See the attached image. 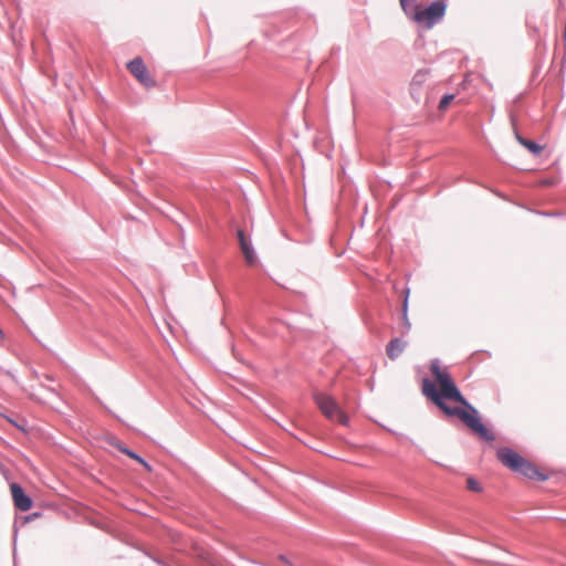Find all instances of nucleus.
<instances>
[{
  "instance_id": "13",
  "label": "nucleus",
  "mask_w": 566,
  "mask_h": 566,
  "mask_svg": "<svg viewBox=\"0 0 566 566\" xmlns=\"http://www.w3.org/2000/svg\"><path fill=\"white\" fill-rule=\"evenodd\" d=\"M402 11L406 15L415 20L417 11H421V7L416 3V0H399Z\"/></svg>"
},
{
  "instance_id": "18",
  "label": "nucleus",
  "mask_w": 566,
  "mask_h": 566,
  "mask_svg": "<svg viewBox=\"0 0 566 566\" xmlns=\"http://www.w3.org/2000/svg\"><path fill=\"white\" fill-rule=\"evenodd\" d=\"M279 558H280V560L284 562L285 564H287L290 566L294 565V563L291 559H289L285 555H280Z\"/></svg>"
},
{
  "instance_id": "16",
  "label": "nucleus",
  "mask_w": 566,
  "mask_h": 566,
  "mask_svg": "<svg viewBox=\"0 0 566 566\" xmlns=\"http://www.w3.org/2000/svg\"><path fill=\"white\" fill-rule=\"evenodd\" d=\"M430 370L434 378L444 371L441 369L440 360L438 358L431 360Z\"/></svg>"
},
{
  "instance_id": "20",
  "label": "nucleus",
  "mask_w": 566,
  "mask_h": 566,
  "mask_svg": "<svg viewBox=\"0 0 566 566\" xmlns=\"http://www.w3.org/2000/svg\"><path fill=\"white\" fill-rule=\"evenodd\" d=\"M98 402H99V403H101V405L106 409V411H107V412H109V413H112V415H113V412L111 411V409H108L106 406H104L99 400H98Z\"/></svg>"
},
{
  "instance_id": "8",
  "label": "nucleus",
  "mask_w": 566,
  "mask_h": 566,
  "mask_svg": "<svg viewBox=\"0 0 566 566\" xmlns=\"http://www.w3.org/2000/svg\"><path fill=\"white\" fill-rule=\"evenodd\" d=\"M408 343L400 338L395 337L386 345V355L390 360L397 359L407 348Z\"/></svg>"
},
{
  "instance_id": "19",
  "label": "nucleus",
  "mask_w": 566,
  "mask_h": 566,
  "mask_svg": "<svg viewBox=\"0 0 566 566\" xmlns=\"http://www.w3.org/2000/svg\"><path fill=\"white\" fill-rule=\"evenodd\" d=\"M154 560H155L157 564H160V565L166 566V564H165L163 560H160V559L154 558Z\"/></svg>"
},
{
  "instance_id": "15",
  "label": "nucleus",
  "mask_w": 566,
  "mask_h": 566,
  "mask_svg": "<svg viewBox=\"0 0 566 566\" xmlns=\"http://www.w3.org/2000/svg\"><path fill=\"white\" fill-rule=\"evenodd\" d=\"M454 97H455V95L451 94V93L443 95L439 102L438 108L440 111H444L450 105V103L454 99Z\"/></svg>"
},
{
  "instance_id": "9",
  "label": "nucleus",
  "mask_w": 566,
  "mask_h": 566,
  "mask_svg": "<svg viewBox=\"0 0 566 566\" xmlns=\"http://www.w3.org/2000/svg\"><path fill=\"white\" fill-rule=\"evenodd\" d=\"M237 235H238V240L240 243V248L244 254L247 262L253 263L255 260V252H254L251 240L245 237L244 231L241 229L238 230Z\"/></svg>"
},
{
  "instance_id": "5",
  "label": "nucleus",
  "mask_w": 566,
  "mask_h": 566,
  "mask_svg": "<svg viewBox=\"0 0 566 566\" xmlns=\"http://www.w3.org/2000/svg\"><path fill=\"white\" fill-rule=\"evenodd\" d=\"M127 69L146 88L156 86V80L149 74L144 60L136 56L127 63Z\"/></svg>"
},
{
  "instance_id": "10",
  "label": "nucleus",
  "mask_w": 566,
  "mask_h": 566,
  "mask_svg": "<svg viewBox=\"0 0 566 566\" xmlns=\"http://www.w3.org/2000/svg\"><path fill=\"white\" fill-rule=\"evenodd\" d=\"M403 301H402V305H401V318H402V326H403V329H402V334H408L411 329V323L409 322V318H408V300H409V295H410V289L409 287H406L405 291H403Z\"/></svg>"
},
{
  "instance_id": "2",
  "label": "nucleus",
  "mask_w": 566,
  "mask_h": 566,
  "mask_svg": "<svg viewBox=\"0 0 566 566\" xmlns=\"http://www.w3.org/2000/svg\"><path fill=\"white\" fill-rule=\"evenodd\" d=\"M496 455L503 465L514 473H518L530 480L536 481H546L548 479V476L542 473L533 462L525 459L512 448L502 447L497 449Z\"/></svg>"
},
{
  "instance_id": "17",
  "label": "nucleus",
  "mask_w": 566,
  "mask_h": 566,
  "mask_svg": "<svg viewBox=\"0 0 566 566\" xmlns=\"http://www.w3.org/2000/svg\"><path fill=\"white\" fill-rule=\"evenodd\" d=\"M467 488L473 492L482 491L480 482L474 478H469L467 481Z\"/></svg>"
},
{
  "instance_id": "14",
  "label": "nucleus",
  "mask_w": 566,
  "mask_h": 566,
  "mask_svg": "<svg viewBox=\"0 0 566 566\" xmlns=\"http://www.w3.org/2000/svg\"><path fill=\"white\" fill-rule=\"evenodd\" d=\"M6 418V420L12 424L13 427H15L17 429L21 430V431H27V427H28V421L25 419H22L21 421H17L14 420L13 418L9 417V416H3Z\"/></svg>"
},
{
  "instance_id": "12",
  "label": "nucleus",
  "mask_w": 566,
  "mask_h": 566,
  "mask_svg": "<svg viewBox=\"0 0 566 566\" xmlns=\"http://www.w3.org/2000/svg\"><path fill=\"white\" fill-rule=\"evenodd\" d=\"M118 450L126 454L127 457H129L130 459L137 461L138 463H140L148 472H150L153 469H151V465L142 457L139 455L137 452H135L134 450L125 447V446H122V444H118L117 446Z\"/></svg>"
},
{
  "instance_id": "6",
  "label": "nucleus",
  "mask_w": 566,
  "mask_h": 566,
  "mask_svg": "<svg viewBox=\"0 0 566 566\" xmlns=\"http://www.w3.org/2000/svg\"><path fill=\"white\" fill-rule=\"evenodd\" d=\"M10 490L14 506L18 510L22 512L31 510L33 500L25 493L24 489L19 483H12L10 485Z\"/></svg>"
},
{
  "instance_id": "3",
  "label": "nucleus",
  "mask_w": 566,
  "mask_h": 566,
  "mask_svg": "<svg viewBox=\"0 0 566 566\" xmlns=\"http://www.w3.org/2000/svg\"><path fill=\"white\" fill-rule=\"evenodd\" d=\"M312 398L326 419L331 421L336 420L338 423L343 426L348 424V416L344 411H342L338 402L335 400L333 396L322 392L319 390H314L312 392Z\"/></svg>"
},
{
  "instance_id": "4",
  "label": "nucleus",
  "mask_w": 566,
  "mask_h": 566,
  "mask_svg": "<svg viewBox=\"0 0 566 566\" xmlns=\"http://www.w3.org/2000/svg\"><path fill=\"white\" fill-rule=\"evenodd\" d=\"M447 10V3L441 0H434L427 8L417 11L415 21L418 23H426L428 28H431L434 23L441 20Z\"/></svg>"
},
{
  "instance_id": "11",
  "label": "nucleus",
  "mask_w": 566,
  "mask_h": 566,
  "mask_svg": "<svg viewBox=\"0 0 566 566\" xmlns=\"http://www.w3.org/2000/svg\"><path fill=\"white\" fill-rule=\"evenodd\" d=\"M516 140L524 146L531 154L537 156L543 151V146H541L538 143L527 139L523 136H521L518 133H515Z\"/></svg>"
},
{
  "instance_id": "1",
  "label": "nucleus",
  "mask_w": 566,
  "mask_h": 566,
  "mask_svg": "<svg viewBox=\"0 0 566 566\" xmlns=\"http://www.w3.org/2000/svg\"><path fill=\"white\" fill-rule=\"evenodd\" d=\"M441 390L429 379L422 380V394L449 417H458L469 429L486 442H493L495 436L481 421L478 409L462 395L448 371L434 378Z\"/></svg>"
},
{
  "instance_id": "7",
  "label": "nucleus",
  "mask_w": 566,
  "mask_h": 566,
  "mask_svg": "<svg viewBox=\"0 0 566 566\" xmlns=\"http://www.w3.org/2000/svg\"><path fill=\"white\" fill-rule=\"evenodd\" d=\"M430 75V70L422 69L416 72V74L412 77V81L410 83V94L412 98L418 99L420 90L422 88L423 84L427 82L428 77Z\"/></svg>"
},
{
  "instance_id": "21",
  "label": "nucleus",
  "mask_w": 566,
  "mask_h": 566,
  "mask_svg": "<svg viewBox=\"0 0 566 566\" xmlns=\"http://www.w3.org/2000/svg\"><path fill=\"white\" fill-rule=\"evenodd\" d=\"M0 336H3V331L0 328Z\"/></svg>"
}]
</instances>
